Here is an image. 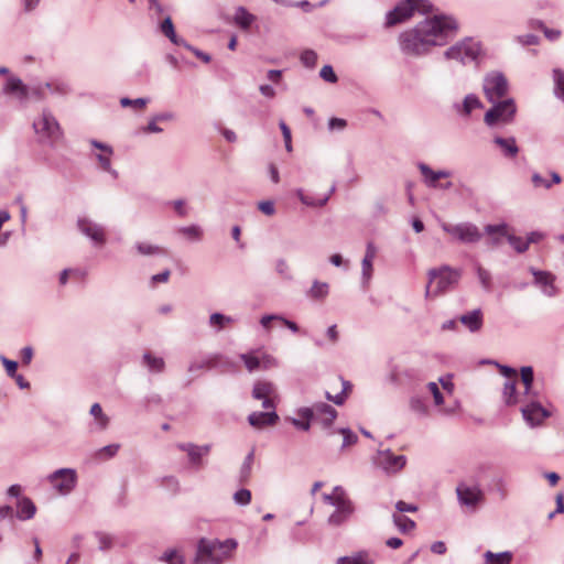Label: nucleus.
<instances>
[{"label": "nucleus", "instance_id": "f257e3e1", "mask_svg": "<svg viewBox=\"0 0 564 564\" xmlns=\"http://www.w3.org/2000/svg\"><path fill=\"white\" fill-rule=\"evenodd\" d=\"M457 23L445 15H435L417 23L413 29L404 31L399 36L402 53L410 56L427 54L432 47L444 45L455 35Z\"/></svg>", "mask_w": 564, "mask_h": 564}, {"label": "nucleus", "instance_id": "f03ea898", "mask_svg": "<svg viewBox=\"0 0 564 564\" xmlns=\"http://www.w3.org/2000/svg\"><path fill=\"white\" fill-rule=\"evenodd\" d=\"M429 283L425 289V297L438 296L454 289L460 278L462 270L447 264L433 268L427 271Z\"/></svg>", "mask_w": 564, "mask_h": 564}, {"label": "nucleus", "instance_id": "7ed1b4c3", "mask_svg": "<svg viewBox=\"0 0 564 564\" xmlns=\"http://www.w3.org/2000/svg\"><path fill=\"white\" fill-rule=\"evenodd\" d=\"M237 545L235 539L225 541L202 539L198 544L197 558L206 564H223Z\"/></svg>", "mask_w": 564, "mask_h": 564}, {"label": "nucleus", "instance_id": "20e7f679", "mask_svg": "<svg viewBox=\"0 0 564 564\" xmlns=\"http://www.w3.org/2000/svg\"><path fill=\"white\" fill-rule=\"evenodd\" d=\"M440 226L444 232L449 235L454 240L462 243H476L482 234L479 228L473 223L451 224L444 220L440 221Z\"/></svg>", "mask_w": 564, "mask_h": 564}, {"label": "nucleus", "instance_id": "39448f33", "mask_svg": "<svg viewBox=\"0 0 564 564\" xmlns=\"http://www.w3.org/2000/svg\"><path fill=\"white\" fill-rule=\"evenodd\" d=\"M415 10L426 13L431 10V4L426 0H403L387 13L386 25L393 26L405 21Z\"/></svg>", "mask_w": 564, "mask_h": 564}, {"label": "nucleus", "instance_id": "423d86ee", "mask_svg": "<svg viewBox=\"0 0 564 564\" xmlns=\"http://www.w3.org/2000/svg\"><path fill=\"white\" fill-rule=\"evenodd\" d=\"M494 106L485 113L484 121L488 126H494L497 122L509 123L513 120L517 111L514 100L507 98L492 102Z\"/></svg>", "mask_w": 564, "mask_h": 564}, {"label": "nucleus", "instance_id": "0eeeda50", "mask_svg": "<svg viewBox=\"0 0 564 564\" xmlns=\"http://www.w3.org/2000/svg\"><path fill=\"white\" fill-rule=\"evenodd\" d=\"M299 416L302 419L316 420L321 422L324 429L332 426L337 416V411L329 404L317 402L313 406H305L297 410Z\"/></svg>", "mask_w": 564, "mask_h": 564}, {"label": "nucleus", "instance_id": "6e6552de", "mask_svg": "<svg viewBox=\"0 0 564 564\" xmlns=\"http://www.w3.org/2000/svg\"><path fill=\"white\" fill-rule=\"evenodd\" d=\"M479 44L471 39H466L446 50L444 56L447 59H454L465 65L474 62L479 55Z\"/></svg>", "mask_w": 564, "mask_h": 564}, {"label": "nucleus", "instance_id": "1a4fd4ad", "mask_svg": "<svg viewBox=\"0 0 564 564\" xmlns=\"http://www.w3.org/2000/svg\"><path fill=\"white\" fill-rule=\"evenodd\" d=\"M521 403L523 404L521 406L523 420L532 427L540 425L550 416V412L542 406L538 394L536 397L531 395L530 398L522 397Z\"/></svg>", "mask_w": 564, "mask_h": 564}, {"label": "nucleus", "instance_id": "9d476101", "mask_svg": "<svg viewBox=\"0 0 564 564\" xmlns=\"http://www.w3.org/2000/svg\"><path fill=\"white\" fill-rule=\"evenodd\" d=\"M508 91V80L502 73L492 72L484 79V93L490 102L500 100Z\"/></svg>", "mask_w": 564, "mask_h": 564}, {"label": "nucleus", "instance_id": "9b49d317", "mask_svg": "<svg viewBox=\"0 0 564 564\" xmlns=\"http://www.w3.org/2000/svg\"><path fill=\"white\" fill-rule=\"evenodd\" d=\"M33 127L37 134L52 142L59 140L62 137L61 127L48 110H43L41 117L33 122Z\"/></svg>", "mask_w": 564, "mask_h": 564}, {"label": "nucleus", "instance_id": "f8f14e48", "mask_svg": "<svg viewBox=\"0 0 564 564\" xmlns=\"http://www.w3.org/2000/svg\"><path fill=\"white\" fill-rule=\"evenodd\" d=\"M48 481L61 495H68L76 486L77 474L73 468H61L48 476Z\"/></svg>", "mask_w": 564, "mask_h": 564}, {"label": "nucleus", "instance_id": "ddd939ff", "mask_svg": "<svg viewBox=\"0 0 564 564\" xmlns=\"http://www.w3.org/2000/svg\"><path fill=\"white\" fill-rule=\"evenodd\" d=\"M485 232L489 236H492V245L497 246L499 243V237H507L509 243L514 248V250L519 253L524 252L529 247L527 239H523L521 237L514 236V235H508L507 232V225L500 224V225H487L485 227Z\"/></svg>", "mask_w": 564, "mask_h": 564}, {"label": "nucleus", "instance_id": "4468645a", "mask_svg": "<svg viewBox=\"0 0 564 564\" xmlns=\"http://www.w3.org/2000/svg\"><path fill=\"white\" fill-rule=\"evenodd\" d=\"M406 463L404 455H394L390 449L380 451L377 455V465L388 474L400 471Z\"/></svg>", "mask_w": 564, "mask_h": 564}, {"label": "nucleus", "instance_id": "2eb2a0df", "mask_svg": "<svg viewBox=\"0 0 564 564\" xmlns=\"http://www.w3.org/2000/svg\"><path fill=\"white\" fill-rule=\"evenodd\" d=\"M275 387L270 381H257L253 384L252 398L262 400V406L267 410L274 409L273 398L275 397Z\"/></svg>", "mask_w": 564, "mask_h": 564}, {"label": "nucleus", "instance_id": "dca6fc26", "mask_svg": "<svg viewBox=\"0 0 564 564\" xmlns=\"http://www.w3.org/2000/svg\"><path fill=\"white\" fill-rule=\"evenodd\" d=\"M531 273L534 276V284L540 288L542 293L549 297H553L557 294V288L555 286V275L547 271L535 270L531 268Z\"/></svg>", "mask_w": 564, "mask_h": 564}, {"label": "nucleus", "instance_id": "f3484780", "mask_svg": "<svg viewBox=\"0 0 564 564\" xmlns=\"http://www.w3.org/2000/svg\"><path fill=\"white\" fill-rule=\"evenodd\" d=\"M456 494L458 501L468 507V508H476V506L482 500L484 495L482 491L479 489V487L474 486L469 487L464 484H460L456 488Z\"/></svg>", "mask_w": 564, "mask_h": 564}, {"label": "nucleus", "instance_id": "a211bd4d", "mask_svg": "<svg viewBox=\"0 0 564 564\" xmlns=\"http://www.w3.org/2000/svg\"><path fill=\"white\" fill-rule=\"evenodd\" d=\"M77 226L79 231L90 238L95 243L102 245L106 241L104 228L88 218H78Z\"/></svg>", "mask_w": 564, "mask_h": 564}, {"label": "nucleus", "instance_id": "6ab92c4d", "mask_svg": "<svg viewBox=\"0 0 564 564\" xmlns=\"http://www.w3.org/2000/svg\"><path fill=\"white\" fill-rule=\"evenodd\" d=\"M176 447L187 453L189 463L196 468L203 465V456L207 455L212 448L210 445L198 446L194 443H178Z\"/></svg>", "mask_w": 564, "mask_h": 564}, {"label": "nucleus", "instance_id": "aec40b11", "mask_svg": "<svg viewBox=\"0 0 564 564\" xmlns=\"http://www.w3.org/2000/svg\"><path fill=\"white\" fill-rule=\"evenodd\" d=\"M335 508L336 510L327 519V523L332 527H339L345 523L355 510L349 499L341 501L340 505Z\"/></svg>", "mask_w": 564, "mask_h": 564}, {"label": "nucleus", "instance_id": "412c9836", "mask_svg": "<svg viewBox=\"0 0 564 564\" xmlns=\"http://www.w3.org/2000/svg\"><path fill=\"white\" fill-rule=\"evenodd\" d=\"M3 93L15 95L20 100H25L29 98L30 89L19 77L9 76L3 86Z\"/></svg>", "mask_w": 564, "mask_h": 564}, {"label": "nucleus", "instance_id": "4be33fe9", "mask_svg": "<svg viewBox=\"0 0 564 564\" xmlns=\"http://www.w3.org/2000/svg\"><path fill=\"white\" fill-rule=\"evenodd\" d=\"M279 420V416L274 409L268 412H252L248 416V422L256 429H262L267 425H274Z\"/></svg>", "mask_w": 564, "mask_h": 564}, {"label": "nucleus", "instance_id": "5701e85b", "mask_svg": "<svg viewBox=\"0 0 564 564\" xmlns=\"http://www.w3.org/2000/svg\"><path fill=\"white\" fill-rule=\"evenodd\" d=\"M419 170L424 176V182L430 187H437V181L441 178H446L451 176V172L448 171H433L427 164L420 163Z\"/></svg>", "mask_w": 564, "mask_h": 564}, {"label": "nucleus", "instance_id": "b1692460", "mask_svg": "<svg viewBox=\"0 0 564 564\" xmlns=\"http://www.w3.org/2000/svg\"><path fill=\"white\" fill-rule=\"evenodd\" d=\"M481 107H482L481 101L474 94L467 95L460 105L459 104L454 105L456 112L463 117H469L470 113L475 109H478Z\"/></svg>", "mask_w": 564, "mask_h": 564}, {"label": "nucleus", "instance_id": "393cba45", "mask_svg": "<svg viewBox=\"0 0 564 564\" xmlns=\"http://www.w3.org/2000/svg\"><path fill=\"white\" fill-rule=\"evenodd\" d=\"M459 321L470 332H478L482 327V313L480 308H476L459 317Z\"/></svg>", "mask_w": 564, "mask_h": 564}, {"label": "nucleus", "instance_id": "a878e982", "mask_svg": "<svg viewBox=\"0 0 564 564\" xmlns=\"http://www.w3.org/2000/svg\"><path fill=\"white\" fill-rule=\"evenodd\" d=\"M375 257H376V248L371 242H369L367 245L366 254L361 262L362 280H364L365 284L368 283L371 278L372 261H373Z\"/></svg>", "mask_w": 564, "mask_h": 564}, {"label": "nucleus", "instance_id": "bb28decb", "mask_svg": "<svg viewBox=\"0 0 564 564\" xmlns=\"http://www.w3.org/2000/svg\"><path fill=\"white\" fill-rule=\"evenodd\" d=\"M494 143L500 148L501 152L507 158H514L519 153L514 138L495 137Z\"/></svg>", "mask_w": 564, "mask_h": 564}, {"label": "nucleus", "instance_id": "cd10ccee", "mask_svg": "<svg viewBox=\"0 0 564 564\" xmlns=\"http://www.w3.org/2000/svg\"><path fill=\"white\" fill-rule=\"evenodd\" d=\"M534 373L533 368L524 366L521 368V381L524 384V398L536 397L538 392L533 390Z\"/></svg>", "mask_w": 564, "mask_h": 564}, {"label": "nucleus", "instance_id": "c85d7f7f", "mask_svg": "<svg viewBox=\"0 0 564 564\" xmlns=\"http://www.w3.org/2000/svg\"><path fill=\"white\" fill-rule=\"evenodd\" d=\"M36 507L30 498L23 497L18 501L17 517L20 520L32 519L35 514Z\"/></svg>", "mask_w": 564, "mask_h": 564}, {"label": "nucleus", "instance_id": "c756f323", "mask_svg": "<svg viewBox=\"0 0 564 564\" xmlns=\"http://www.w3.org/2000/svg\"><path fill=\"white\" fill-rule=\"evenodd\" d=\"M135 249L141 256H166L167 250L164 247L149 242H137Z\"/></svg>", "mask_w": 564, "mask_h": 564}, {"label": "nucleus", "instance_id": "7c9ffc66", "mask_svg": "<svg viewBox=\"0 0 564 564\" xmlns=\"http://www.w3.org/2000/svg\"><path fill=\"white\" fill-rule=\"evenodd\" d=\"M235 23L242 30H248L250 25L256 21V17L247 11L246 8L239 7L235 13Z\"/></svg>", "mask_w": 564, "mask_h": 564}, {"label": "nucleus", "instance_id": "2f4dec72", "mask_svg": "<svg viewBox=\"0 0 564 564\" xmlns=\"http://www.w3.org/2000/svg\"><path fill=\"white\" fill-rule=\"evenodd\" d=\"M160 30L175 45H182L185 41L176 35L172 19L170 17H166L162 21Z\"/></svg>", "mask_w": 564, "mask_h": 564}, {"label": "nucleus", "instance_id": "473e14b6", "mask_svg": "<svg viewBox=\"0 0 564 564\" xmlns=\"http://www.w3.org/2000/svg\"><path fill=\"white\" fill-rule=\"evenodd\" d=\"M516 380H507L503 384L502 395L507 405H514L521 402V399H519L516 393Z\"/></svg>", "mask_w": 564, "mask_h": 564}, {"label": "nucleus", "instance_id": "72a5a7b5", "mask_svg": "<svg viewBox=\"0 0 564 564\" xmlns=\"http://www.w3.org/2000/svg\"><path fill=\"white\" fill-rule=\"evenodd\" d=\"M486 560V564H510L512 561V553L509 551L494 553L491 551H487L484 554Z\"/></svg>", "mask_w": 564, "mask_h": 564}, {"label": "nucleus", "instance_id": "f704fd0d", "mask_svg": "<svg viewBox=\"0 0 564 564\" xmlns=\"http://www.w3.org/2000/svg\"><path fill=\"white\" fill-rule=\"evenodd\" d=\"M89 412L94 416L98 430L104 431L108 427L109 416L104 413L99 403H94Z\"/></svg>", "mask_w": 564, "mask_h": 564}, {"label": "nucleus", "instance_id": "c9c22d12", "mask_svg": "<svg viewBox=\"0 0 564 564\" xmlns=\"http://www.w3.org/2000/svg\"><path fill=\"white\" fill-rule=\"evenodd\" d=\"M334 192H335V186H332V188L329 189V193L326 196H324L323 198L314 199V198L305 195L302 189H299L297 191V197L300 198V200L304 205H307V206H311V207H322V206H324L328 202L330 195Z\"/></svg>", "mask_w": 564, "mask_h": 564}, {"label": "nucleus", "instance_id": "e433bc0d", "mask_svg": "<svg viewBox=\"0 0 564 564\" xmlns=\"http://www.w3.org/2000/svg\"><path fill=\"white\" fill-rule=\"evenodd\" d=\"M254 459V451L252 449L246 457L240 467L239 481L247 482L251 476L252 464Z\"/></svg>", "mask_w": 564, "mask_h": 564}, {"label": "nucleus", "instance_id": "4c0bfd02", "mask_svg": "<svg viewBox=\"0 0 564 564\" xmlns=\"http://www.w3.org/2000/svg\"><path fill=\"white\" fill-rule=\"evenodd\" d=\"M234 322L235 319L231 316H227L221 313H213L209 316V325L214 327L216 330H221L228 324H231Z\"/></svg>", "mask_w": 564, "mask_h": 564}, {"label": "nucleus", "instance_id": "58836bf2", "mask_svg": "<svg viewBox=\"0 0 564 564\" xmlns=\"http://www.w3.org/2000/svg\"><path fill=\"white\" fill-rule=\"evenodd\" d=\"M328 294V284L326 282L314 281L308 291V296L315 300H322Z\"/></svg>", "mask_w": 564, "mask_h": 564}, {"label": "nucleus", "instance_id": "ea45409f", "mask_svg": "<svg viewBox=\"0 0 564 564\" xmlns=\"http://www.w3.org/2000/svg\"><path fill=\"white\" fill-rule=\"evenodd\" d=\"M143 361L147 367L153 372H162L164 369V360L160 357H154L150 352L143 355Z\"/></svg>", "mask_w": 564, "mask_h": 564}, {"label": "nucleus", "instance_id": "a19ab883", "mask_svg": "<svg viewBox=\"0 0 564 564\" xmlns=\"http://www.w3.org/2000/svg\"><path fill=\"white\" fill-rule=\"evenodd\" d=\"M343 390L340 393L336 395H332L329 392L325 393L327 400L333 401L337 405L344 404L349 391L351 390V384L349 381L341 380Z\"/></svg>", "mask_w": 564, "mask_h": 564}, {"label": "nucleus", "instance_id": "79ce46f5", "mask_svg": "<svg viewBox=\"0 0 564 564\" xmlns=\"http://www.w3.org/2000/svg\"><path fill=\"white\" fill-rule=\"evenodd\" d=\"M392 519H393V523L403 533L409 532L415 528V522L405 516H400V514L394 513L392 516Z\"/></svg>", "mask_w": 564, "mask_h": 564}, {"label": "nucleus", "instance_id": "37998d69", "mask_svg": "<svg viewBox=\"0 0 564 564\" xmlns=\"http://www.w3.org/2000/svg\"><path fill=\"white\" fill-rule=\"evenodd\" d=\"M475 268H476V273H477L478 280H479L482 289L485 291L489 292L492 286L490 272L487 269L482 268L478 263L475 265Z\"/></svg>", "mask_w": 564, "mask_h": 564}, {"label": "nucleus", "instance_id": "c03bdc74", "mask_svg": "<svg viewBox=\"0 0 564 564\" xmlns=\"http://www.w3.org/2000/svg\"><path fill=\"white\" fill-rule=\"evenodd\" d=\"M119 448H120L119 444H110V445L104 446L96 452L95 457L99 460L112 458L113 456L117 455Z\"/></svg>", "mask_w": 564, "mask_h": 564}, {"label": "nucleus", "instance_id": "a18cd8bd", "mask_svg": "<svg viewBox=\"0 0 564 564\" xmlns=\"http://www.w3.org/2000/svg\"><path fill=\"white\" fill-rule=\"evenodd\" d=\"M337 564H371L366 553H357L350 556H343L337 560Z\"/></svg>", "mask_w": 564, "mask_h": 564}, {"label": "nucleus", "instance_id": "49530a36", "mask_svg": "<svg viewBox=\"0 0 564 564\" xmlns=\"http://www.w3.org/2000/svg\"><path fill=\"white\" fill-rule=\"evenodd\" d=\"M553 79L555 83V94L560 98H564V72L555 68L553 70Z\"/></svg>", "mask_w": 564, "mask_h": 564}, {"label": "nucleus", "instance_id": "de8ad7c7", "mask_svg": "<svg viewBox=\"0 0 564 564\" xmlns=\"http://www.w3.org/2000/svg\"><path fill=\"white\" fill-rule=\"evenodd\" d=\"M240 359L243 361L249 372H252L260 368V358L252 354H241Z\"/></svg>", "mask_w": 564, "mask_h": 564}, {"label": "nucleus", "instance_id": "09e8293b", "mask_svg": "<svg viewBox=\"0 0 564 564\" xmlns=\"http://www.w3.org/2000/svg\"><path fill=\"white\" fill-rule=\"evenodd\" d=\"M178 231L191 240H199L203 235L202 229L196 225L182 227Z\"/></svg>", "mask_w": 564, "mask_h": 564}, {"label": "nucleus", "instance_id": "8fccbe9b", "mask_svg": "<svg viewBox=\"0 0 564 564\" xmlns=\"http://www.w3.org/2000/svg\"><path fill=\"white\" fill-rule=\"evenodd\" d=\"M216 366V361L214 359L210 360H194L188 366L189 372H197L205 368H212Z\"/></svg>", "mask_w": 564, "mask_h": 564}, {"label": "nucleus", "instance_id": "3c124183", "mask_svg": "<svg viewBox=\"0 0 564 564\" xmlns=\"http://www.w3.org/2000/svg\"><path fill=\"white\" fill-rule=\"evenodd\" d=\"M260 358V368L268 370L274 367H278L279 361L272 355L267 352H261Z\"/></svg>", "mask_w": 564, "mask_h": 564}, {"label": "nucleus", "instance_id": "603ef678", "mask_svg": "<svg viewBox=\"0 0 564 564\" xmlns=\"http://www.w3.org/2000/svg\"><path fill=\"white\" fill-rule=\"evenodd\" d=\"M234 500L237 505L247 506L251 501V491L248 489H240L235 492Z\"/></svg>", "mask_w": 564, "mask_h": 564}, {"label": "nucleus", "instance_id": "864d4df0", "mask_svg": "<svg viewBox=\"0 0 564 564\" xmlns=\"http://www.w3.org/2000/svg\"><path fill=\"white\" fill-rule=\"evenodd\" d=\"M301 62L306 67L313 68L317 62V54L313 50H305L301 54Z\"/></svg>", "mask_w": 564, "mask_h": 564}, {"label": "nucleus", "instance_id": "5fc2aeb1", "mask_svg": "<svg viewBox=\"0 0 564 564\" xmlns=\"http://www.w3.org/2000/svg\"><path fill=\"white\" fill-rule=\"evenodd\" d=\"M410 408L413 412L420 415H425L427 413V406L421 398H412L410 400Z\"/></svg>", "mask_w": 564, "mask_h": 564}, {"label": "nucleus", "instance_id": "6e6d98bb", "mask_svg": "<svg viewBox=\"0 0 564 564\" xmlns=\"http://www.w3.org/2000/svg\"><path fill=\"white\" fill-rule=\"evenodd\" d=\"M95 536L99 542V550L107 551L112 547V538L104 532H95Z\"/></svg>", "mask_w": 564, "mask_h": 564}, {"label": "nucleus", "instance_id": "4d7b16f0", "mask_svg": "<svg viewBox=\"0 0 564 564\" xmlns=\"http://www.w3.org/2000/svg\"><path fill=\"white\" fill-rule=\"evenodd\" d=\"M97 160L100 164V166L102 167V170H105L106 172L110 173L113 177H117L118 176V173L116 170H113L111 167V162H110V155L109 154H98L97 155Z\"/></svg>", "mask_w": 564, "mask_h": 564}, {"label": "nucleus", "instance_id": "13d9d810", "mask_svg": "<svg viewBox=\"0 0 564 564\" xmlns=\"http://www.w3.org/2000/svg\"><path fill=\"white\" fill-rule=\"evenodd\" d=\"M319 76L327 83L335 84L338 80L337 75L335 74L333 67L330 65H325L322 67L319 72Z\"/></svg>", "mask_w": 564, "mask_h": 564}, {"label": "nucleus", "instance_id": "bf43d9fd", "mask_svg": "<svg viewBox=\"0 0 564 564\" xmlns=\"http://www.w3.org/2000/svg\"><path fill=\"white\" fill-rule=\"evenodd\" d=\"M339 433L343 434V447L351 446L357 443L358 436L349 429H340Z\"/></svg>", "mask_w": 564, "mask_h": 564}, {"label": "nucleus", "instance_id": "052dcab7", "mask_svg": "<svg viewBox=\"0 0 564 564\" xmlns=\"http://www.w3.org/2000/svg\"><path fill=\"white\" fill-rule=\"evenodd\" d=\"M183 47H185L186 50L191 51L197 58L202 59L204 63H209L212 57L209 54L192 46L191 44H188L186 41H184V43L181 45Z\"/></svg>", "mask_w": 564, "mask_h": 564}, {"label": "nucleus", "instance_id": "680f3d73", "mask_svg": "<svg viewBox=\"0 0 564 564\" xmlns=\"http://www.w3.org/2000/svg\"><path fill=\"white\" fill-rule=\"evenodd\" d=\"M161 560L167 564H184L183 558L177 554L175 550L166 551L162 555Z\"/></svg>", "mask_w": 564, "mask_h": 564}, {"label": "nucleus", "instance_id": "e2e57ef3", "mask_svg": "<svg viewBox=\"0 0 564 564\" xmlns=\"http://www.w3.org/2000/svg\"><path fill=\"white\" fill-rule=\"evenodd\" d=\"M161 486L172 490L173 492H177L180 489V482L174 476L163 477L161 479Z\"/></svg>", "mask_w": 564, "mask_h": 564}, {"label": "nucleus", "instance_id": "0e129e2a", "mask_svg": "<svg viewBox=\"0 0 564 564\" xmlns=\"http://www.w3.org/2000/svg\"><path fill=\"white\" fill-rule=\"evenodd\" d=\"M0 360H1L2 365L6 368L8 376L11 377V378L15 377L17 376L18 362L14 361V360L8 359L4 356H0Z\"/></svg>", "mask_w": 564, "mask_h": 564}, {"label": "nucleus", "instance_id": "69168bd1", "mask_svg": "<svg viewBox=\"0 0 564 564\" xmlns=\"http://www.w3.org/2000/svg\"><path fill=\"white\" fill-rule=\"evenodd\" d=\"M147 104H148V99H145V98L130 99V98L124 97V98L120 99V105L122 107L133 106L137 108H143V107H145Z\"/></svg>", "mask_w": 564, "mask_h": 564}, {"label": "nucleus", "instance_id": "338daca9", "mask_svg": "<svg viewBox=\"0 0 564 564\" xmlns=\"http://www.w3.org/2000/svg\"><path fill=\"white\" fill-rule=\"evenodd\" d=\"M430 392L433 394L434 403L436 405H442L444 403V398L442 392L440 391L438 386L435 382H430L427 384Z\"/></svg>", "mask_w": 564, "mask_h": 564}, {"label": "nucleus", "instance_id": "774afa93", "mask_svg": "<svg viewBox=\"0 0 564 564\" xmlns=\"http://www.w3.org/2000/svg\"><path fill=\"white\" fill-rule=\"evenodd\" d=\"M279 126L282 131V135H283L284 143H285V149L288 152H291L292 151L291 130L284 121H280Z\"/></svg>", "mask_w": 564, "mask_h": 564}]
</instances>
